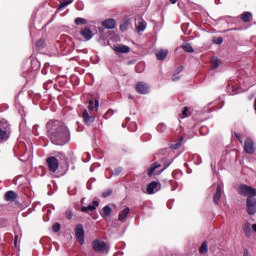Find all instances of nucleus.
<instances>
[{"label": "nucleus", "mask_w": 256, "mask_h": 256, "mask_svg": "<svg viewBox=\"0 0 256 256\" xmlns=\"http://www.w3.org/2000/svg\"><path fill=\"white\" fill-rule=\"evenodd\" d=\"M200 133L201 135H207V133H209V128L207 126H202L200 128Z\"/></svg>", "instance_id": "nucleus-39"}, {"label": "nucleus", "mask_w": 256, "mask_h": 256, "mask_svg": "<svg viewBox=\"0 0 256 256\" xmlns=\"http://www.w3.org/2000/svg\"><path fill=\"white\" fill-rule=\"evenodd\" d=\"M183 71V66H179L177 69H176V74L179 75V73H181Z\"/></svg>", "instance_id": "nucleus-49"}, {"label": "nucleus", "mask_w": 256, "mask_h": 256, "mask_svg": "<svg viewBox=\"0 0 256 256\" xmlns=\"http://www.w3.org/2000/svg\"><path fill=\"white\" fill-rule=\"evenodd\" d=\"M82 117L85 125H91L92 123H95V117L89 115V111L87 110L83 111Z\"/></svg>", "instance_id": "nucleus-12"}, {"label": "nucleus", "mask_w": 256, "mask_h": 256, "mask_svg": "<svg viewBox=\"0 0 256 256\" xmlns=\"http://www.w3.org/2000/svg\"><path fill=\"white\" fill-rule=\"evenodd\" d=\"M92 247L96 253H109V247L105 241L96 239L92 242Z\"/></svg>", "instance_id": "nucleus-3"}, {"label": "nucleus", "mask_w": 256, "mask_h": 256, "mask_svg": "<svg viewBox=\"0 0 256 256\" xmlns=\"http://www.w3.org/2000/svg\"><path fill=\"white\" fill-rule=\"evenodd\" d=\"M157 187H159V184L156 181H153L150 184H148V186H147L148 195H153V194L157 193V191H159V189H157Z\"/></svg>", "instance_id": "nucleus-14"}, {"label": "nucleus", "mask_w": 256, "mask_h": 256, "mask_svg": "<svg viewBox=\"0 0 256 256\" xmlns=\"http://www.w3.org/2000/svg\"><path fill=\"white\" fill-rule=\"evenodd\" d=\"M115 25H116L115 19H108L102 22V26L105 29H115Z\"/></svg>", "instance_id": "nucleus-18"}, {"label": "nucleus", "mask_w": 256, "mask_h": 256, "mask_svg": "<svg viewBox=\"0 0 256 256\" xmlns=\"http://www.w3.org/2000/svg\"><path fill=\"white\" fill-rule=\"evenodd\" d=\"M243 256H249V250L245 249Z\"/></svg>", "instance_id": "nucleus-53"}, {"label": "nucleus", "mask_w": 256, "mask_h": 256, "mask_svg": "<svg viewBox=\"0 0 256 256\" xmlns=\"http://www.w3.org/2000/svg\"><path fill=\"white\" fill-rule=\"evenodd\" d=\"M114 173L111 174V176H108V179H111V177H113Z\"/></svg>", "instance_id": "nucleus-58"}, {"label": "nucleus", "mask_w": 256, "mask_h": 256, "mask_svg": "<svg viewBox=\"0 0 256 256\" xmlns=\"http://www.w3.org/2000/svg\"><path fill=\"white\" fill-rule=\"evenodd\" d=\"M114 173L111 174V176H108V179H111V177H113Z\"/></svg>", "instance_id": "nucleus-59"}, {"label": "nucleus", "mask_w": 256, "mask_h": 256, "mask_svg": "<svg viewBox=\"0 0 256 256\" xmlns=\"http://www.w3.org/2000/svg\"><path fill=\"white\" fill-rule=\"evenodd\" d=\"M179 79H181V77L179 76V74L174 73L172 76V81H179Z\"/></svg>", "instance_id": "nucleus-46"}, {"label": "nucleus", "mask_w": 256, "mask_h": 256, "mask_svg": "<svg viewBox=\"0 0 256 256\" xmlns=\"http://www.w3.org/2000/svg\"><path fill=\"white\" fill-rule=\"evenodd\" d=\"M129 213H131V208L125 207L122 211L119 212L118 221L125 223L127 221V217H129Z\"/></svg>", "instance_id": "nucleus-10"}, {"label": "nucleus", "mask_w": 256, "mask_h": 256, "mask_svg": "<svg viewBox=\"0 0 256 256\" xmlns=\"http://www.w3.org/2000/svg\"><path fill=\"white\" fill-rule=\"evenodd\" d=\"M182 48H183V50L186 52V53H194V49H193V46H191V44H188V43H186V44H184L183 46H182Z\"/></svg>", "instance_id": "nucleus-32"}, {"label": "nucleus", "mask_w": 256, "mask_h": 256, "mask_svg": "<svg viewBox=\"0 0 256 256\" xmlns=\"http://www.w3.org/2000/svg\"><path fill=\"white\" fill-rule=\"evenodd\" d=\"M71 3H73V0H62L58 6V11L65 9V7H68Z\"/></svg>", "instance_id": "nucleus-26"}, {"label": "nucleus", "mask_w": 256, "mask_h": 256, "mask_svg": "<svg viewBox=\"0 0 256 256\" xmlns=\"http://www.w3.org/2000/svg\"><path fill=\"white\" fill-rule=\"evenodd\" d=\"M246 210L248 215H255L256 213V198L248 197L246 199Z\"/></svg>", "instance_id": "nucleus-5"}, {"label": "nucleus", "mask_w": 256, "mask_h": 256, "mask_svg": "<svg viewBox=\"0 0 256 256\" xmlns=\"http://www.w3.org/2000/svg\"><path fill=\"white\" fill-rule=\"evenodd\" d=\"M239 18L241 19V21H243V23H251L252 19H253V14L251 12H243Z\"/></svg>", "instance_id": "nucleus-15"}, {"label": "nucleus", "mask_w": 256, "mask_h": 256, "mask_svg": "<svg viewBox=\"0 0 256 256\" xmlns=\"http://www.w3.org/2000/svg\"><path fill=\"white\" fill-rule=\"evenodd\" d=\"M235 137L238 139V141L243 144V137L241 133H235Z\"/></svg>", "instance_id": "nucleus-44"}, {"label": "nucleus", "mask_w": 256, "mask_h": 256, "mask_svg": "<svg viewBox=\"0 0 256 256\" xmlns=\"http://www.w3.org/2000/svg\"><path fill=\"white\" fill-rule=\"evenodd\" d=\"M171 163H173V159L168 160V161H167V159H164V168L160 171H157L156 175H161L165 171V169L169 168Z\"/></svg>", "instance_id": "nucleus-28"}, {"label": "nucleus", "mask_w": 256, "mask_h": 256, "mask_svg": "<svg viewBox=\"0 0 256 256\" xmlns=\"http://www.w3.org/2000/svg\"><path fill=\"white\" fill-rule=\"evenodd\" d=\"M243 231L246 237H251V234L253 233V231L251 230V224L249 222L245 223L243 225Z\"/></svg>", "instance_id": "nucleus-22"}, {"label": "nucleus", "mask_w": 256, "mask_h": 256, "mask_svg": "<svg viewBox=\"0 0 256 256\" xmlns=\"http://www.w3.org/2000/svg\"><path fill=\"white\" fill-rule=\"evenodd\" d=\"M47 86V84H44V87H46Z\"/></svg>", "instance_id": "nucleus-63"}, {"label": "nucleus", "mask_w": 256, "mask_h": 256, "mask_svg": "<svg viewBox=\"0 0 256 256\" xmlns=\"http://www.w3.org/2000/svg\"><path fill=\"white\" fill-rule=\"evenodd\" d=\"M111 211V207L109 205H106L103 207L102 211L100 212V215L101 217H103V219H109Z\"/></svg>", "instance_id": "nucleus-19"}, {"label": "nucleus", "mask_w": 256, "mask_h": 256, "mask_svg": "<svg viewBox=\"0 0 256 256\" xmlns=\"http://www.w3.org/2000/svg\"><path fill=\"white\" fill-rule=\"evenodd\" d=\"M213 43L215 45H223V38L222 37H217L213 39Z\"/></svg>", "instance_id": "nucleus-38"}, {"label": "nucleus", "mask_w": 256, "mask_h": 256, "mask_svg": "<svg viewBox=\"0 0 256 256\" xmlns=\"http://www.w3.org/2000/svg\"><path fill=\"white\" fill-rule=\"evenodd\" d=\"M172 175H173V177H174L175 179H177V175H179V172L174 171V172L172 173Z\"/></svg>", "instance_id": "nucleus-52"}, {"label": "nucleus", "mask_w": 256, "mask_h": 256, "mask_svg": "<svg viewBox=\"0 0 256 256\" xmlns=\"http://www.w3.org/2000/svg\"><path fill=\"white\" fill-rule=\"evenodd\" d=\"M219 65H221V60L217 57H213L211 60V69H219Z\"/></svg>", "instance_id": "nucleus-25"}, {"label": "nucleus", "mask_w": 256, "mask_h": 256, "mask_svg": "<svg viewBox=\"0 0 256 256\" xmlns=\"http://www.w3.org/2000/svg\"><path fill=\"white\" fill-rule=\"evenodd\" d=\"M52 157H54L55 159H57V160H58V163H61V161H63V162L67 161V156H66L65 153H63V152H57V153L55 154V156H52Z\"/></svg>", "instance_id": "nucleus-24"}, {"label": "nucleus", "mask_w": 256, "mask_h": 256, "mask_svg": "<svg viewBox=\"0 0 256 256\" xmlns=\"http://www.w3.org/2000/svg\"><path fill=\"white\" fill-rule=\"evenodd\" d=\"M113 49L116 53H129L131 51V48L125 45H114Z\"/></svg>", "instance_id": "nucleus-16"}, {"label": "nucleus", "mask_w": 256, "mask_h": 256, "mask_svg": "<svg viewBox=\"0 0 256 256\" xmlns=\"http://www.w3.org/2000/svg\"><path fill=\"white\" fill-rule=\"evenodd\" d=\"M183 143V137L179 138L177 143L171 145V149L177 150Z\"/></svg>", "instance_id": "nucleus-33"}, {"label": "nucleus", "mask_w": 256, "mask_h": 256, "mask_svg": "<svg viewBox=\"0 0 256 256\" xmlns=\"http://www.w3.org/2000/svg\"><path fill=\"white\" fill-rule=\"evenodd\" d=\"M122 172H123V168L121 167H117L114 169V175L116 176L121 175Z\"/></svg>", "instance_id": "nucleus-41"}, {"label": "nucleus", "mask_w": 256, "mask_h": 256, "mask_svg": "<svg viewBox=\"0 0 256 256\" xmlns=\"http://www.w3.org/2000/svg\"><path fill=\"white\" fill-rule=\"evenodd\" d=\"M48 137L53 145H67L71 139L69 134V128L65 126V123L59 120H50L46 124Z\"/></svg>", "instance_id": "nucleus-1"}, {"label": "nucleus", "mask_w": 256, "mask_h": 256, "mask_svg": "<svg viewBox=\"0 0 256 256\" xmlns=\"http://www.w3.org/2000/svg\"><path fill=\"white\" fill-rule=\"evenodd\" d=\"M170 3H172V5H175V3H177V0H169Z\"/></svg>", "instance_id": "nucleus-55"}, {"label": "nucleus", "mask_w": 256, "mask_h": 256, "mask_svg": "<svg viewBox=\"0 0 256 256\" xmlns=\"http://www.w3.org/2000/svg\"><path fill=\"white\" fill-rule=\"evenodd\" d=\"M244 151L248 155H253L255 153V142H253V139L247 138L244 142Z\"/></svg>", "instance_id": "nucleus-8"}, {"label": "nucleus", "mask_w": 256, "mask_h": 256, "mask_svg": "<svg viewBox=\"0 0 256 256\" xmlns=\"http://www.w3.org/2000/svg\"><path fill=\"white\" fill-rule=\"evenodd\" d=\"M139 67H141V68L143 69V64H138V65H137V72H138V73H141V70H139Z\"/></svg>", "instance_id": "nucleus-51"}, {"label": "nucleus", "mask_w": 256, "mask_h": 256, "mask_svg": "<svg viewBox=\"0 0 256 256\" xmlns=\"http://www.w3.org/2000/svg\"><path fill=\"white\" fill-rule=\"evenodd\" d=\"M5 199L6 201H15V199H17V193L13 190L7 191L5 193Z\"/></svg>", "instance_id": "nucleus-21"}, {"label": "nucleus", "mask_w": 256, "mask_h": 256, "mask_svg": "<svg viewBox=\"0 0 256 256\" xmlns=\"http://www.w3.org/2000/svg\"><path fill=\"white\" fill-rule=\"evenodd\" d=\"M74 23H75V25H87L88 21H87V19H85V18L77 17V18L74 20Z\"/></svg>", "instance_id": "nucleus-29"}, {"label": "nucleus", "mask_w": 256, "mask_h": 256, "mask_svg": "<svg viewBox=\"0 0 256 256\" xmlns=\"http://www.w3.org/2000/svg\"><path fill=\"white\" fill-rule=\"evenodd\" d=\"M161 167V164H153L149 169H148V177H153V174L155 173L156 169H159Z\"/></svg>", "instance_id": "nucleus-27"}, {"label": "nucleus", "mask_w": 256, "mask_h": 256, "mask_svg": "<svg viewBox=\"0 0 256 256\" xmlns=\"http://www.w3.org/2000/svg\"><path fill=\"white\" fill-rule=\"evenodd\" d=\"M53 232L54 233H59V231H61V224L56 223L52 226Z\"/></svg>", "instance_id": "nucleus-37"}, {"label": "nucleus", "mask_w": 256, "mask_h": 256, "mask_svg": "<svg viewBox=\"0 0 256 256\" xmlns=\"http://www.w3.org/2000/svg\"><path fill=\"white\" fill-rule=\"evenodd\" d=\"M10 125L9 122L6 120H2L0 122V139L3 141L5 139H9V134H7V131H9Z\"/></svg>", "instance_id": "nucleus-6"}, {"label": "nucleus", "mask_w": 256, "mask_h": 256, "mask_svg": "<svg viewBox=\"0 0 256 256\" xmlns=\"http://www.w3.org/2000/svg\"><path fill=\"white\" fill-rule=\"evenodd\" d=\"M80 35L83 39V41H91L93 39V32L91 31V28L86 27L80 31Z\"/></svg>", "instance_id": "nucleus-9"}, {"label": "nucleus", "mask_w": 256, "mask_h": 256, "mask_svg": "<svg viewBox=\"0 0 256 256\" xmlns=\"http://www.w3.org/2000/svg\"><path fill=\"white\" fill-rule=\"evenodd\" d=\"M46 161L49 171H51V173H56L57 169H59V160L55 157L50 156L47 158Z\"/></svg>", "instance_id": "nucleus-7"}, {"label": "nucleus", "mask_w": 256, "mask_h": 256, "mask_svg": "<svg viewBox=\"0 0 256 256\" xmlns=\"http://www.w3.org/2000/svg\"><path fill=\"white\" fill-rule=\"evenodd\" d=\"M167 55H169V50H159L156 52V57L158 61H165L167 59Z\"/></svg>", "instance_id": "nucleus-17"}, {"label": "nucleus", "mask_w": 256, "mask_h": 256, "mask_svg": "<svg viewBox=\"0 0 256 256\" xmlns=\"http://www.w3.org/2000/svg\"><path fill=\"white\" fill-rule=\"evenodd\" d=\"M146 28H147V23L139 22L138 26H137V31H139V32L145 31Z\"/></svg>", "instance_id": "nucleus-35"}, {"label": "nucleus", "mask_w": 256, "mask_h": 256, "mask_svg": "<svg viewBox=\"0 0 256 256\" xmlns=\"http://www.w3.org/2000/svg\"><path fill=\"white\" fill-rule=\"evenodd\" d=\"M111 195H113V190L112 189H107V190L102 192V197L104 199H107V197H111Z\"/></svg>", "instance_id": "nucleus-34"}, {"label": "nucleus", "mask_w": 256, "mask_h": 256, "mask_svg": "<svg viewBox=\"0 0 256 256\" xmlns=\"http://www.w3.org/2000/svg\"><path fill=\"white\" fill-rule=\"evenodd\" d=\"M170 184H171V187H172V191H176L177 190V183L175 182V180H171Z\"/></svg>", "instance_id": "nucleus-42"}, {"label": "nucleus", "mask_w": 256, "mask_h": 256, "mask_svg": "<svg viewBox=\"0 0 256 256\" xmlns=\"http://www.w3.org/2000/svg\"><path fill=\"white\" fill-rule=\"evenodd\" d=\"M45 43V41L43 40H39L37 43H36V47H43V44Z\"/></svg>", "instance_id": "nucleus-48"}, {"label": "nucleus", "mask_w": 256, "mask_h": 256, "mask_svg": "<svg viewBox=\"0 0 256 256\" xmlns=\"http://www.w3.org/2000/svg\"><path fill=\"white\" fill-rule=\"evenodd\" d=\"M193 159L196 165H201V157L199 155H194Z\"/></svg>", "instance_id": "nucleus-40"}, {"label": "nucleus", "mask_w": 256, "mask_h": 256, "mask_svg": "<svg viewBox=\"0 0 256 256\" xmlns=\"http://www.w3.org/2000/svg\"><path fill=\"white\" fill-rule=\"evenodd\" d=\"M136 91L137 93H140V95H147V93H149V86L144 82H138L136 85Z\"/></svg>", "instance_id": "nucleus-11"}, {"label": "nucleus", "mask_w": 256, "mask_h": 256, "mask_svg": "<svg viewBox=\"0 0 256 256\" xmlns=\"http://www.w3.org/2000/svg\"><path fill=\"white\" fill-rule=\"evenodd\" d=\"M243 29H241V28H232V29H230V31H242Z\"/></svg>", "instance_id": "nucleus-54"}, {"label": "nucleus", "mask_w": 256, "mask_h": 256, "mask_svg": "<svg viewBox=\"0 0 256 256\" xmlns=\"http://www.w3.org/2000/svg\"><path fill=\"white\" fill-rule=\"evenodd\" d=\"M37 127H39V125H35V126H34V129H37Z\"/></svg>", "instance_id": "nucleus-62"}, {"label": "nucleus", "mask_w": 256, "mask_h": 256, "mask_svg": "<svg viewBox=\"0 0 256 256\" xmlns=\"http://www.w3.org/2000/svg\"><path fill=\"white\" fill-rule=\"evenodd\" d=\"M83 203H85V198L81 199V204L83 205Z\"/></svg>", "instance_id": "nucleus-56"}, {"label": "nucleus", "mask_w": 256, "mask_h": 256, "mask_svg": "<svg viewBox=\"0 0 256 256\" xmlns=\"http://www.w3.org/2000/svg\"><path fill=\"white\" fill-rule=\"evenodd\" d=\"M68 193L69 195H77V187L75 186H69L68 187Z\"/></svg>", "instance_id": "nucleus-36"}, {"label": "nucleus", "mask_w": 256, "mask_h": 256, "mask_svg": "<svg viewBox=\"0 0 256 256\" xmlns=\"http://www.w3.org/2000/svg\"><path fill=\"white\" fill-rule=\"evenodd\" d=\"M88 155V160L91 159V155L90 154H87Z\"/></svg>", "instance_id": "nucleus-61"}, {"label": "nucleus", "mask_w": 256, "mask_h": 256, "mask_svg": "<svg viewBox=\"0 0 256 256\" xmlns=\"http://www.w3.org/2000/svg\"><path fill=\"white\" fill-rule=\"evenodd\" d=\"M89 111H93L94 109L97 111L99 109V100L96 99L95 101L89 100V105H88Z\"/></svg>", "instance_id": "nucleus-23"}, {"label": "nucleus", "mask_w": 256, "mask_h": 256, "mask_svg": "<svg viewBox=\"0 0 256 256\" xmlns=\"http://www.w3.org/2000/svg\"><path fill=\"white\" fill-rule=\"evenodd\" d=\"M207 251H209V246H208L207 242H203L199 248V252L201 253V255H203V254L207 253Z\"/></svg>", "instance_id": "nucleus-30"}, {"label": "nucleus", "mask_w": 256, "mask_h": 256, "mask_svg": "<svg viewBox=\"0 0 256 256\" xmlns=\"http://www.w3.org/2000/svg\"><path fill=\"white\" fill-rule=\"evenodd\" d=\"M182 27H185V24H183V26Z\"/></svg>", "instance_id": "nucleus-64"}, {"label": "nucleus", "mask_w": 256, "mask_h": 256, "mask_svg": "<svg viewBox=\"0 0 256 256\" xmlns=\"http://www.w3.org/2000/svg\"><path fill=\"white\" fill-rule=\"evenodd\" d=\"M130 131H137V123H132V127H130Z\"/></svg>", "instance_id": "nucleus-47"}, {"label": "nucleus", "mask_w": 256, "mask_h": 256, "mask_svg": "<svg viewBox=\"0 0 256 256\" xmlns=\"http://www.w3.org/2000/svg\"><path fill=\"white\" fill-rule=\"evenodd\" d=\"M158 133H165L167 131V125L165 123H160L156 127Z\"/></svg>", "instance_id": "nucleus-31"}, {"label": "nucleus", "mask_w": 256, "mask_h": 256, "mask_svg": "<svg viewBox=\"0 0 256 256\" xmlns=\"http://www.w3.org/2000/svg\"><path fill=\"white\" fill-rule=\"evenodd\" d=\"M75 237H76V240L80 243V245L85 244V229L83 228V224L76 225Z\"/></svg>", "instance_id": "nucleus-4"}, {"label": "nucleus", "mask_w": 256, "mask_h": 256, "mask_svg": "<svg viewBox=\"0 0 256 256\" xmlns=\"http://www.w3.org/2000/svg\"><path fill=\"white\" fill-rule=\"evenodd\" d=\"M129 99H134V97H133V96H131V95H129Z\"/></svg>", "instance_id": "nucleus-60"}, {"label": "nucleus", "mask_w": 256, "mask_h": 256, "mask_svg": "<svg viewBox=\"0 0 256 256\" xmlns=\"http://www.w3.org/2000/svg\"><path fill=\"white\" fill-rule=\"evenodd\" d=\"M233 91L234 93L232 95H235L237 92L235 91V87H233Z\"/></svg>", "instance_id": "nucleus-57"}, {"label": "nucleus", "mask_w": 256, "mask_h": 256, "mask_svg": "<svg viewBox=\"0 0 256 256\" xmlns=\"http://www.w3.org/2000/svg\"><path fill=\"white\" fill-rule=\"evenodd\" d=\"M67 219H73V213L67 212Z\"/></svg>", "instance_id": "nucleus-50"}, {"label": "nucleus", "mask_w": 256, "mask_h": 256, "mask_svg": "<svg viewBox=\"0 0 256 256\" xmlns=\"http://www.w3.org/2000/svg\"><path fill=\"white\" fill-rule=\"evenodd\" d=\"M238 193H239V195H243L244 197H247V199H249V197H255L256 190H255V188H253L247 184H241L238 187Z\"/></svg>", "instance_id": "nucleus-2"}, {"label": "nucleus", "mask_w": 256, "mask_h": 256, "mask_svg": "<svg viewBox=\"0 0 256 256\" xmlns=\"http://www.w3.org/2000/svg\"><path fill=\"white\" fill-rule=\"evenodd\" d=\"M99 207V201L94 200L92 202V204L88 205V206H83L81 208V212L82 213H88V211H95V209H97Z\"/></svg>", "instance_id": "nucleus-13"}, {"label": "nucleus", "mask_w": 256, "mask_h": 256, "mask_svg": "<svg viewBox=\"0 0 256 256\" xmlns=\"http://www.w3.org/2000/svg\"><path fill=\"white\" fill-rule=\"evenodd\" d=\"M221 193H222L221 185H218L216 192L214 194V203L216 205H219V201H221Z\"/></svg>", "instance_id": "nucleus-20"}, {"label": "nucleus", "mask_w": 256, "mask_h": 256, "mask_svg": "<svg viewBox=\"0 0 256 256\" xmlns=\"http://www.w3.org/2000/svg\"><path fill=\"white\" fill-rule=\"evenodd\" d=\"M183 117H188L189 116V108L185 107L182 111Z\"/></svg>", "instance_id": "nucleus-43"}, {"label": "nucleus", "mask_w": 256, "mask_h": 256, "mask_svg": "<svg viewBox=\"0 0 256 256\" xmlns=\"http://www.w3.org/2000/svg\"><path fill=\"white\" fill-rule=\"evenodd\" d=\"M120 30L121 31H127V22H124V23L120 24Z\"/></svg>", "instance_id": "nucleus-45"}]
</instances>
